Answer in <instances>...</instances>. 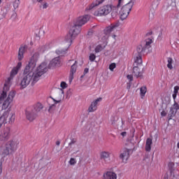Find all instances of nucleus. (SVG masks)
<instances>
[{"mask_svg":"<svg viewBox=\"0 0 179 179\" xmlns=\"http://www.w3.org/2000/svg\"><path fill=\"white\" fill-rule=\"evenodd\" d=\"M146 92H148L146 87L143 86L140 88V96H141V99H143V96L146 94Z\"/></svg>","mask_w":179,"mask_h":179,"instance_id":"obj_29","label":"nucleus"},{"mask_svg":"<svg viewBox=\"0 0 179 179\" xmlns=\"http://www.w3.org/2000/svg\"><path fill=\"white\" fill-rule=\"evenodd\" d=\"M37 62V55L35 54L31 57L28 64L25 66L22 76L21 78L20 87V89H26L30 83H36L40 79L34 73Z\"/></svg>","mask_w":179,"mask_h":179,"instance_id":"obj_2","label":"nucleus"},{"mask_svg":"<svg viewBox=\"0 0 179 179\" xmlns=\"http://www.w3.org/2000/svg\"><path fill=\"white\" fill-rule=\"evenodd\" d=\"M79 33H80V27H78V25L74 24V26H73L70 29L69 35H67L65 38V41L68 47H71V45L72 44V40H73V38H75V37H76Z\"/></svg>","mask_w":179,"mask_h":179,"instance_id":"obj_6","label":"nucleus"},{"mask_svg":"<svg viewBox=\"0 0 179 179\" xmlns=\"http://www.w3.org/2000/svg\"><path fill=\"white\" fill-rule=\"evenodd\" d=\"M48 71V66L47 65L46 62H43L41 64L38 66V67L36 69V70H34V72L35 73V75L38 76V78L40 79V78L45 73Z\"/></svg>","mask_w":179,"mask_h":179,"instance_id":"obj_10","label":"nucleus"},{"mask_svg":"<svg viewBox=\"0 0 179 179\" xmlns=\"http://www.w3.org/2000/svg\"><path fill=\"white\" fill-rule=\"evenodd\" d=\"M90 20V15H86L83 17H80L77 19L76 22H75L76 26H78L80 27H82L83 24H86L87 22Z\"/></svg>","mask_w":179,"mask_h":179,"instance_id":"obj_11","label":"nucleus"},{"mask_svg":"<svg viewBox=\"0 0 179 179\" xmlns=\"http://www.w3.org/2000/svg\"><path fill=\"white\" fill-rule=\"evenodd\" d=\"M89 72V69H85L84 73H87Z\"/></svg>","mask_w":179,"mask_h":179,"instance_id":"obj_50","label":"nucleus"},{"mask_svg":"<svg viewBox=\"0 0 179 179\" xmlns=\"http://www.w3.org/2000/svg\"><path fill=\"white\" fill-rule=\"evenodd\" d=\"M146 50L147 49L145 48V46L143 45H139L136 49L138 55H142V54H143V52H146Z\"/></svg>","mask_w":179,"mask_h":179,"instance_id":"obj_26","label":"nucleus"},{"mask_svg":"<svg viewBox=\"0 0 179 179\" xmlns=\"http://www.w3.org/2000/svg\"><path fill=\"white\" fill-rule=\"evenodd\" d=\"M66 51H68L67 49H62V48H59L56 50L55 52L57 55H59L60 57H62L66 54Z\"/></svg>","mask_w":179,"mask_h":179,"instance_id":"obj_27","label":"nucleus"},{"mask_svg":"<svg viewBox=\"0 0 179 179\" xmlns=\"http://www.w3.org/2000/svg\"><path fill=\"white\" fill-rule=\"evenodd\" d=\"M178 90H179L178 85H176L173 87V94L172 95L173 100H176V99H177V94H178Z\"/></svg>","mask_w":179,"mask_h":179,"instance_id":"obj_30","label":"nucleus"},{"mask_svg":"<svg viewBox=\"0 0 179 179\" xmlns=\"http://www.w3.org/2000/svg\"><path fill=\"white\" fill-rule=\"evenodd\" d=\"M152 138H147L145 143L146 152H150V150H152Z\"/></svg>","mask_w":179,"mask_h":179,"instance_id":"obj_25","label":"nucleus"},{"mask_svg":"<svg viewBox=\"0 0 179 179\" xmlns=\"http://www.w3.org/2000/svg\"><path fill=\"white\" fill-rule=\"evenodd\" d=\"M43 108H44L43 104H41V103H37L34 106V108H32L31 110L38 115V113H40Z\"/></svg>","mask_w":179,"mask_h":179,"instance_id":"obj_21","label":"nucleus"},{"mask_svg":"<svg viewBox=\"0 0 179 179\" xmlns=\"http://www.w3.org/2000/svg\"><path fill=\"white\" fill-rule=\"evenodd\" d=\"M0 170H1V166H0Z\"/></svg>","mask_w":179,"mask_h":179,"instance_id":"obj_58","label":"nucleus"},{"mask_svg":"<svg viewBox=\"0 0 179 179\" xmlns=\"http://www.w3.org/2000/svg\"><path fill=\"white\" fill-rule=\"evenodd\" d=\"M49 4L48 3L43 1V3H41V4L39 5V8L41 9H47V8H48Z\"/></svg>","mask_w":179,"mask_h":179,"instance_id":"obj_33","label":"nucleus"},{"mask_svg":"<svg viewBox=\"0 0 179 179\" xmlns=\"http://www.w3.org/2000/svg\"><path fill=\"white\" fill-rule=\"evenodd\" d=\"M37 62V55L35 54L31 57L28 64L25 66L22 76L21 78L20 87V89H26L30 83H36L40 79L34 73Z\"/></svg>","mask_w":179,"mask_h":179,"instance_id":"obj_1","label":"nucleus"},{"mask_svg":"<svg viewBox=\"0 0 179 179\" xmlns=\"http://www.w3.org/2000/svg\"><path fill=\"white\" fill-rule=\"evenodd\" d=\"M173 108L174 110H176L177 111V110H179V106H178V103H175L173 105Z\"/></svg>","mask_w":179,"mask_h":179,"instance_id":"obj_46","label":"nucleus"},{"mask_svg":"<svg viewBox=\"0 0 179 179\" xmlns=\"http://www.w3.org/2000/svg\"><path fill=\"white\" fill-rule=\"evenodd\" d=\"M60 144H61V143H60L59 141H57V142H56V145H57V146H59Z\"/></svg>","mask_w":179,"mask_h":179,"instance_id":"obj_52","label":"nucleus"},{"mask_svg":"<svg viewBox=\"0 0 179 179\" xmlns=\"http://www.w3.org/2000/svg\"><path fill=\"white\" fill-rule=\"evenodd\" d=\"M120 26V24H113L110 26L106 27L101 37L102 42L103 43L102 45H98L95 48V52H100V51H103L104 48H106V45H107V40H108V37H110V34L117 29Z\"/></svg>","mask_w":179,"mask_h":179,"instance_id":"obj_3","label":"nucleus"},{"mask_svg":"<svg viewBox=\"0 0 179 179\" xmlns=\"http://www.w3.org/2000/svg\"><path fill=\"white\" fill-rule=\"evenodd\" d=\"M133 73L136 78H141V76H142V71H141V68H139V66H134Z\"/></svg>","mask_w":179,"mask_h":179,"instance_id":"obj_22","label":"nucleus"},{"mask_svg":"<svg viewBox=\"0 0 179 179\" xmlns=\"http://www.w3.org/2000/svg\"><path fill=\"white\" fill-rule=\"evenodd\" d=\"M2 3V0H0V4Z\"/></svg>","mask_w":179,"mask_h":179,"instance_id":"obj_56","label":"nucleus"},{"mask_svg":"<svg viewBox=\"0 0 179 179\" xmlns=\"http://www.w3.org/2000/svg\"><path fill=\"white\" fill-rule=\"evenodd\" d=\"M2 127V124H0V128ZM10 136V129L9 127H6L0 133V141H8Z\"/></svg>","mask_w":179,"mask_h":179,"instance_id":"obj_12","label":"nucleus"},{"mask_svg":"<svg viewBox=\"0 0 179 179\" xmlns=\"http://www.w3.org/2000/svg\"><path fill=\"white\" fill-rule=\"evenodd\" d=\"M26 48H27L26 45H21L20 46V48L19 49V52H18V56H17V58H18L19 61H22V59H23L24 54L26 51Z\"/></svg>","mask_w":179,"mask_h":179,"instance_id":"obj_20","label":"nucleus"},{"mask_svg":"<svg viewBox=\"0 0 179 179\" xmlns=\"http://www.w3.org/2000/svg\"><path fill=\"white\" fill-rule=\"evenodd\" d=\"M15 118L16 115L14 113H9V111H5L0 117V124H13L15 122Z\"/></svg>","mask_w":179,"mask_h":179,"instance_id":"obj_7","label":"nucleus"},{"mask_svg":"<svg viewBox=\"0 0 179 179\" xmlns=\"http://www.w3.org/2000/svg\"><path fill=\"white\" fill-rule=\"evenodd\" d=\"M115 67H116L115 63H112L109 66V69H110V71H111L113 72V71H114V69H115Z\"/></svg>","mask_w":179,"mask_h":179,"instance_id":"obj_39","label":"nucleus"},{"mask_svg":"<svg viewBox=\"0 0 179 179\" xmlns=\"http://www.w3.org/2000/svg\"><path fill=\"white\" fill-rule=\"evenodd\" d=\"M77 68H78V62L76 61L75 63L71 66L70 73H76Z\"/></svg>","mask_w":179,"mask_h":179,"instance_id":"obj_32","label":"nucleus"},{"mask_svg":"<svg viewBox=\"0 0 179 179\" xmlns=\"http://www.w3.org/2000/svg\"><path fill=\"white\" fill-rule=\"evenodd\" d=\"M111 153L108 151H102L99 154V157L101 160L103 162H107V160H110Z\"/></svg>","mask_w":179,"mask_h":179,"instance_id":"obj_19","label":"nucleus"},{"mask_svg":"<svg viewBox=\"0 0 179 179\" xmlns=\"http://www.w3.org/2000/svg\"><path fill=\"white\" fill-rule=\"evenodd\" d=\"M37 2H39V3H43L44 2V0H36Z\"/></svg>","mask_w":179,"mask_h":179,"instance_id":"obj_51","label":"nucleus"},{"mask_svg":"<svg viewBox=\"0 0 179 179\" xmlns=\"http://www.w3.org/2000/svg\"><path fill=\"white\" fill-rule=\"evenodd\" d=\"M127 89L129 90L131 89V83H127Z\"/></svg>","mask_w":179,"mask_h":179,"instance_id":"obj_49","label":"nucleus"},{"mask_svg":"<svg viewBox=\"0 0 179 179\" xmlns=\"http://www.w3.org/2000/svg\"><path fill=\"white\" fill-rule=\"evenodd\" d=\"M171 173L173 174V171H171Z\"/></svg>","mask_w":179,"mask_h":179,"instance_id":"obj_57","label":"nucleus"},{"mask_svg":"<svg viewBox=\"0 0 179 179\" xmlns=\"http://www.w3.org/2000/svg\"><path fill=\"white\" fill-rule=\"evenodd\" d=\"M127 78L129 80H130V82H132L134 80V77L132 76V75H127Z\"/></svg>","mask_w":179,"mask_h":179,"instance_id":"obj_45","label":"nucleus"},{"mask_svg":"<svg viewBox=\"0 0 179 179\" xmlns=\"http://www.w3.org/2000/svg\"><path fill=\"white\" fill-rule=\"evenodd\" d=\"M17 72H19V70H17V69H15L14 67L12 69V71L10 72V77L8 78L7 81L4 84V90H5V89H6V87H8V86H9L10 85V80H12V79H13V78L15 76H16V75H17Z\"/></svg>","mask_w":179,"mask_h":179,"instance_id":"obj_16","label":"nucleus"},{"mask_svg":"<svg viewBox=\"0 0 179 179\" xmlns=\"http://www.w3.org/2000/svg\"><path fill=\"white\" fill-rule=\"evenodd\" d=\"M129 149L124 148L120 155V159L123 163H127L128 159H129Z\"/></svg>","mask_w":179,"mask_h":179,"instance_id":"obj_15","label":"nucleus"},{"mask_svg":"<svg viewBox=\"0 0 179 179\" xmlns=\"http://www.w3.org/2000/svg\"><path fill=\"white\" fill-rule=\"evenodd\" d=\"M20 5V0H15L13 3V6L14 9H17V8H19Z\"/></svg>","mask_w":179,"mask_h":179,"instance_id":"obj_34","label":"nucleus"},{"mask_svg":"<svg viewBox=\"0 0 179 179\" xmlns=\"http://www.w3.org/2000/svg\"><path fill=\"white\" fill-rule=\"evenodd\" d=\"M15 95L14 91H10L8 95L6 94V92H2L0 95V104H1L2 110L10 108L13 99H15Z\"/></svg>","mask_w":179,"mask_h":179,"instance_id":"obj_5","label":"nucleus"},{"mask_svg":"<svg viewBox=\"0 0 179 179\" xmlns=\"http://www.w3.org/2000/svg\"><path fill=\"white\" fill-rule=\"evenodd\" d=\"M75 73H71L70 72V75H69V83H72V80H73V74Z\"/></svg>","mask_w":179,"mask_h":179,"instance_id":"obj_40","label":"nucleus"},{"mask_svg":"<svg viewBox=\"0 0 179 179\" xmlns=\"http://www.w3.org/2000/svg\"><path fill=\"white\" fill-rule=\"evenodd\" d=\"M62 65L59 57L54 58L49 64V68H59Z\"/></svg>","mask_w":179,"mask_h":179,"instance_id":"obj_18","label":"nucleus"},{"mask_svg":"<svg viewBox=\"0 0 179 179\" xmlns=\"http://www.w3.org/2000/svg\"><path fill=\"white\" fill-rule=\"evenodd\" d=\"M19 145V141L17 140H10L7 141L3 145L0 147L1 150V156L6 157L9 155H13L17 150V146Z\"/></svg>","mask_w":179,"mask_h":179,"instance_id":"obj_4","label":"nucleus"},{"mask_svg":"<svg viewBox=\"0 0 179 179\" xmlns=\"http://www.w3.org/2000/svg\"><path fill=\"white\" fill-rule=\"evenodd\" d=\"M138 65H142V55H137L134 56V66H138Z\"/></svg>","mask_w":179,"mask_h":179,"instance_id":"obj_23","label":"nucleus"},{"mask_svg":"<svg viewBox=\"0 0 179 179\" xmlns=\"http://www.w3.org/2000/svg\"><path fill=\"white\" fill-rule=\"evenodd\" d=\"M177 148L179 149V143H177Z\"/></svg>","mask_w":179,"mask_h":179,"instance_id":"obj_53","label":"nucleus"},{"mask_svg":"<svg viewBox=\"0 0 179 179\" xmlns=\"http://www.w3.org/2000/svg\"><path fill=\"white\" fill-rule=\"evenodd\" d=\"M152 43H153V41H152L150 38H148L145 40V42L143 45L145 48V50H149V48L151 47L150 45Z\"/></svg>","mask_w":179,"mask_h":179,"instance_id":"obj_28","label":"nucleus"},{"mask_svg":"<svg viewBox=\"0 0 179 179\" xmlns=\"http://www.w3.org/2000/svg\"><path fill=\"white\" fill-rule=\"evenodd\" d=\"M60 87H62V89H66L68 87V84L63 81L60 84Z\"/></svg>","mask_w":179,"mask_h":179,"instance_id":"obj_38","label":"nucleus"},{"mask_svg":"<svg viewBox=\"0 0 179 179\" xmlns=\"http://www.w3.org/2000/svg\"><path fill=\"white\" fill-rule=\"evenodd\" d=\"M115 121H117V117L111 116L110 117L111 124H115Z\"/></svg>","mask_w":179,"mask_h":179,"instance_id":"obj_41","label":"nucleus"},{"mask_svg":"<svg viewBox=\"0 0 179 179\" xmlns=\"http://www.w3.org/2000/svg\"><path fill=\"white\" fill-rule=\"evenodd\" d=\"M120 135L122 136V138H125V136H127V132L123 131L120 134Z\"/></svg>","mask_w":179,"mask_h":179,"instance_id":"obj_47","label":"nucleus"},{"mask_svg":"<svg viewBox=\"0 0 179 179\" xmlns=\"http://www.w3.org/2000/svg\"><path fill=\"white\" fill-rule=\"evenodd\" d=\"M104 1L105 0H96L89 6V10H91V9H93V8H95V6H99V5L103 3Z\"/></svg>","mask_w":179,"mask_h":179,"instance_id":"obj_24","label":"nucleus"},{"mask_svg":"<svg viewBox=\"0 0 179 179\" xmlns=\"http://www.w3.org/2000/svg\"><path fill=\"white\" fill-rule=\"evenodd\" d=\"M161 36H162V34H159V37H161Z\"/></svg>","mask_w":179,"mask_h":179,"instance_id":"obj_54","label":"nucleus"},{"mask_svg":"<svg viewBox=\"0 0 179 179\" xmlns=\"http://www.w3.org/2000/svg\"><path fill=\"white\" fill-rule=\"evenodd\" d=\"M52 99L56 104H58V103H61V101L62 100V99H64V90H62V89L58 90L55 93V99Z\"/></svg>","mask_w":179,"mask_h":179,"instance_id":"obj_14","label":"nucleus"},{"mask_svg":"<svg viewBox=\"0 0 179 179\" xmlns=\"http://www.w3.org/2000/svg\"><path fill=\"white\" fill-rule=\"evenodd\" d=\"M132 6H134V3L129 2L122 6L120 11V19L121 20H125L127 17L129 15L131 10H132Z\"/></svg>","mask_w":179,"mask_h":179,"instance_id":"obj_8","label":"nucleus"},{"mask_svg":"<svg viewBox=\"0 0 179 179\" xmlns=\"http://www.w3.org/2000/svg\"><path fill=\"white\" fill-rule=\"evenodd\" d=\"M161 115L162 117H166V115H167V113H166V111L163 110L162 113H161Z\"/></svg>","mask_w":179,"mask_h":179,"instance_id":"obj_48","label":"nucleus"},{"mask_svg":"<svg viewBox=\"0 0 179 179\" xmlns=\"http://www.w3.org/2000/svg\"><path fill=\"white\" fill-rule=\"evenodd\" d=\"M25 114H26L27 120L30 122L34 121V120H36V118H37L38 115L36 112H34L31 109L27 110L25 112Z\"/></svg>","mask_w":179,"mask_h":179,"instance_id":"obj_13","label":"nucleus"},{"mask_svg":"<svg viewBox=\"0 0 179 179\" xmlns=\"http://www.w3.org/2000/svg\"><path fill=\"white\" fill-rule=\"evenodd\" d=\"M113 38H115V35H113Z\"/></svg>","mask_w":179,"mask_h":179,"instance_id":"obj_55","label":"nucleus"},{"mask_svg":"<svg viewBox=\"0 0 179 179\" xmlns=\"http://www.w3.org/2000/svg\"><path fill=\"white\" fill-rule=\"evenodd\" d=\"M167 68H169V69H173V62H174V60H173L171 57H169L167 59Z\"/></svg>","mask_w":179,"mask_h":179,"instance_id":"obj_31","label":"nucleus"},{"mask_svg":"<svg viewBox=\"0 0 179 179\" xmlns=\"http://www.w3.org/2000/svg\"><path fill=\"white\" fill-rule=\"evenodd\" d=\"M161 0H154L152 1V6H154V8H157V6H159V2H160Z\"/></svg>","mask_w":179,"mask_h":179,"instance_id":"obj_37","label":"nucleus"},{"mask_svg":"<svg viewBox=\"0 0 179 179\" xmlns=\"http://www.w3.org/2000/svg\"><path fill=\"white\" fill-rule=\"evenodd\" d=\"M15 69H17V71H19V69H20V68H22V62H19L17 64V66L15 67H14Z\"/></svg>","mask_w":179,"mask_h":179,"instance_id":"obj_43","label":"nucleus"},{"mask_svg":"<svg viewBox=\"0 0 179 179\" xmlns=\"http://www.w3.org/2000/svg\"><path fill=\"white\" fill-rule=\"evenodd\" d=\"M122 3H124V0H118L117 8H120V6L122 5Z\"/></svg>","mask_w":179,"mask_h":179,"instance_id":"obj_44","label":"nucleus"},{"mask_svg":"<svg viewBox=\"0 0 179 179\" xmlns=\"http://www.w3.org/2000/svg\"><path fill=\"white\" fill-rule=\"evenodd\" d=\"M57 108V103L55 102V103L52 104L49 107V111L50 113L54 111Z\"/></svg>","mask_w":179,"mask_h":179,"instance_id":"obj_35","label":"nucleus"},{"mask_svg":"<svg viewBox=\"0 0 179 179\" xmlns=\"http://www.w3.org/2000/svg\"><path fill=\"white\" fill-rule=\"evenodd\" d=\"M101 100V98H98L92 101L90 106L88 108L89 113H94V111L97 110V106H99V103H100Z\"/></svg>","mask_w":179,"mask_h":179,"instance_id":"obj_17","label":"nucleus"},{"mask_svg":"<svg viewBox=\"0 0 179 179\" xmlns=\"http://www.w3.org/2000/svg\"><path fill=\"white\" fill-rule=\"evenodd\" d=\"M94 59H96V55H94V54H91L90 55V60L93 62V61H94Z\"/></svg>","mask_w":179,"mask_h":179,"instance_id":"obj_42","label":"nucleus"},{"mask_svg":"<svg viewBox=\"0 0 179 179\" xmlns=\"http://www.w3.org/2000/svg\"><path fill=\"white\" fill-rule=\"evenodd\" d=\"M69 163L70 166H75L76 164V159L71 158Z\"/></svg>","mask_w":179,"mask_h":179,"instance_id":"obj_36","label":"nucleus"},{"mask_svg":"<svg viewBox=\"0 0 179 179\" xmlns=\"http://www.w3.org/2000/svg\"><path fill=\"white\" fill-rule=\"evenodd\" d=\"M111 10H113V6L106 5L95 10L94 15V16H107Z\"/></svg>","mask_w":179,"mask_h":179,"instance_id":"obj_9","label":"nucleus"}]
</instances>
